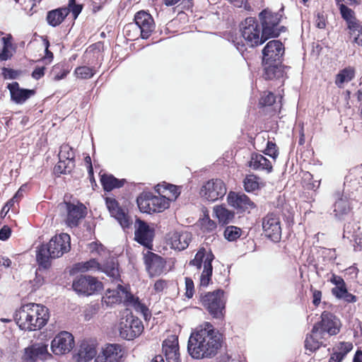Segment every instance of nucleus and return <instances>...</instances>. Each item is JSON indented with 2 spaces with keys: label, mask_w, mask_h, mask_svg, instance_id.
I'll use <instances>...</instances> for the list:
<instances>
[{
  "label": "nucleus",
  "mask_w": 362,
  "mask_h": 362,
  "mask_svg": "<svg viewBox=\"0 0 362 362\" xmlns=\"http://www.w3.org/2000/svg\"><path fill=\"white\" fill-rule=\"evenodd\" d=\"M223 336L214 325L205 322L193 329L187 343V352L194 359L211 358L222 346Z\"/></svg>",
  "instance_id": "nucleus-1"
},
{
  "label": "nucleus",
  "mask_w": 362,
  "mask_h": 362,
  "mask_svg": "<svg viewBox=\"0 0 362 362\" xmlns=\"http://www.w3.org/2000/svg\"><path fill=\"white\" fill-rule=\"evenodd\" d=\"M199 301L212 318L219 320L224 319L226 305L224 290L218 288L213 291L201 293Z\"/></svg>",
  "instance_id": "nucleus-2"
},
{
  "label": "nucleus",
  "mask_w": 362,
  "mask_h": 362,
  "mask_svg": "<svg viewBox=\"0 0 362 362\" xmlns=\"http://www.w3.org/2000/svg\"><path fill=\"white\" fill-rule=\"evenodd\" d=\"M240 29L246 45L250 47L261 45L269 39L268 36L263 35V28L255 18H245L241 23Z\"/></svg>",
  "instance_id": "nucleus-3"
},
{
  "label": "nucleus",
  "mask_w": 362,
  "mask_h": 362,
  "mask_svg": "<svg viewBox=\"0 0 362 362\" xmlns=\"http://www.w3.org/2000/svg\"><path fill=\"white\" fill-rule=\"evenodd\" d=\"M72 288L79 296H90L99 293L103 289V284L97 277L80 274L74 278Z\"/></svg>",
  "instance_id": "nucleus-4"
},
{
  "label": "nucleus",
  "mask_w": 362,
  "mask_h": 362,
  "mask_svg": "<svg viewBox=\"0 0 362 362\" xmlns=\"http://www.w3.org/2000/svg\"><path fill=\"white\" fill-rule=\"evenodd\" d=\"M137 204L143 213H160L170 206L165 195L155 196L151 192H143L138 197Z\"/></svg>",
  "instance_id": "nucleus-5"
},
{
  "label": "nucleus",
  "mask_w": 362,
  "mask_h": 362,
  "mask_svg": "<svg viewBox=\"0 0 362 362\" xmlns=\"http://www.w3.org/2000/svg\"><path fill=\"white\" fill-rule=\"evenodd\" d=\"M340 331V321L332 313L323 311L321 314V320L315 323L312 328V333L319 334L323 338L325 333L330 336L337 334Z\"/></svg>",
  "instance_id": "nucleus-6"
},
{
  "label": "nucleus",
  "mask_w": 362,
  "mask_h": 362,
  "mask_svg": "<svg viewBox=\"0 0 362 362\" xmlns=\"http://www.w3.org/2000/svg\"><path fill=\"white\" fill-rule=\"evenodd\" d=\"M105 203L110 215L117 220L121 226H130L133 224H134V226H148L144 221L136 216H131L127 215L119 206L117 202L114 198L107 197Z\"/></svg>",
  "instance_id": "nucleus-7"
},
{
  "label": "nucleus",
  "mask_w": 362,
  "mask_h": 362,
  "mask_svg": "<svg viewBox=\"0 0 362 362\" xmlns=\"http://www.w3.org/2000/svg\"><path fill=\"white\" fill-rule=\"evenodd\" d=\"M144 329L142 322L132 313L122 317L119 322V334L126 340H132L140 335Z\"/></svg>",
  "instance_id": "nucleus-8"
},
{
  "label": "nucleus",
  "mask_w": 362,
  "mask_h": 362,
  "mask_svg": "<svg viewBox=\"0 0 362 362\" xmlns=\"http://www.w3.org/2000/svg\"><path fill=\"white\" fill-rule=\"evenodd\" d=\"M282 15L280 13H273L269 9H264L259 14V18L263 28V35L268 37H278L281 30L278 28Z\"/></svg>",
  "instance_id": "nucleus-9"
},
{
  "label": "nucleus",
  "mask_w": 362,
  "mask_h": 362,
  "mask_svg": "<svg viewBox=\"0 0 362 362\" xmlns=\"http://www.w3.org/2000/svg\"><path fill=\"white\" fill-rule=\"evenodd\" d=\"M226 191V187L221 180L212 179L202 185L199 193L203 199L214 202L223 197Z\"/></svg>",
  "instance_id": "nucleus-10"
},
{
  "label": "nucleus",
  "mask_w": 362,
  "mask_h": 362,
  "mask_svg": "<svg viewBox=\"0 0 362 362\" xmlns=\"http://www.w3.org/2000/svg\"><path fill=\"white\" fill-rule=\"evenodd\" d=\"M59 160L54 167V171L60 174L71 173L75 166V153L72 147L67 144L60 146Z\"/></svg>",
  "instance_id": "nucleus-11"
},
{
  "label": "nucleus",
  "mask_w": 362,
  "mask_h": 362,
  "mask_svg": "<svg viewBox=\"0 0 362 362\" xmlns=\"http://www.w3.org/2000/svg\"><path fill=\"white\" fill-rule=\"evenodd\" d=\"M74 336L69 332L58 333L51 342V350L54 355H64L69 353L74 347Z\"/></svg>",
  "instance_id": "nucleus-12"
},
{
  "label": "nucleus",
  "mask_w": 362,
  "mask_h": 362,
  "mask_svg": "<svg viewBox=\"0 0 362 362\" xmlns=\"http://www.w3.org/2000/svg\"><path fill=\"white\" fill-rule=\"evenodd\" d=\"M52 357L48 351V345L43 343H35L24 349L21 357L22 362L45 361Z\"/></svg>",
  "instance_id": "nucleus-13"
},
{
  "label": "nucleus",
  "mask_w": 362,
  "mask_h": 362,
  "mask_svg": "<svg viewBox=\"0 0 362 362\" xmlns=\"http://www.w3.org/2000/svg\"><path fill=\"white\" fill-rule=\"evenodd\" d=\"M284 53V47L279 40L269 41L262 50V63H281V59Z\"/></svg>",
  "instance_id": "nucleus-14"
},
{
  "label": "nucleus",
  "mask_w": 362,
  "mask_h": 362,
  "mask_svg": "<svg viewBox=\"0 0 362 362\" xmlns=\"http://www.w3.org/2000/svg\"><path fill=\"white\" fill-rule=\"evenodd\" d=\"M31 310L35 313L29 320L28 331H35L45 326L49 318V309L42 305L33 303Z\"/></svg>",
  "instance_id": "nucleus-15"
},
{
  "label": "nucleus",
  "mask_w": 362,
  "mask_h": 362,
  "mask_svg": "<svg viewBox=\"0 0 362 362\" xmlns=\"http://www.w3.org/2000/svg\"><path fill=\"white\" fill-rule=\"evenodd\" d=\"M124 349L118 344H107L95 358V362H121Z\"/></svg>",
  "instance_id": "nucleus-16"
},
{
  "label": "nucleus",
  "mask_w": 362,
  "mask_h": 362,
  "mask_svg": "<svg viewBox=\"0 0 362 362\" xmlns=\"http://www.w3.org/2000/svg\"><path fill=\"white\" fill-rule=\"evenodd\" d=\"M228 204L238 212L248 211L255 207V204L243 193L230 192L227 196Z\"/></svg>",
  "instance_id": "nucleus-17"
},
{
  "label": "nucleus",
  "mask_w": 362,
  "mask_h": 362,
  "mask_svg": "<svg viewBox=\"0 0 362 362\" xmlns=\"http://www.w3.org/2000/svg\"><path fill=\"white\" fill-rule=\"evenodd\" d=\"M51 251L52 257L58 258L70 250V236L67 233H62L51 238L48 243H46Z\"/></svg>",
  "instance_id": "nucleus-18"
},
{
  "label": "nucleus",
  "mask_w": 362,
  "mask_h": 362,
  "mask_svg": "<svg viewBox=\"0 0 362 362\" xmlns=\"http://www.w3.org/2000/svg\"><path fill=\"white\" fill-rule=\"evenodd\" d=\"M135 25L139 28L141 37L147 39L153 31L155 24L152 16L147 12L141 11L134 16Z\"/></svg>",
  "instance_id": "nucleus-19"
},
{
  "label": "nucleus",
  "mask_w": 362,
  "mask_h": 362,
  "mask_svg": "<svg viewBox=\"0 0 362 362\" xmlns=\"http://www.w3.org/2000/svg\"><path fill=\"white\" fill-rule=\"evenodd\" d=\"M144 260L146 269L151 276L160 274L166 263L163 257L150 251L144 255Z\"/></svg>",
  "instance_id": "nucleus-20"
},
{
  "label": "nucleus",
  "mask_w": 362,
  "mask_h": 362,
  "mask_svg": "<svg viewBox=\"0 0 362 362\" xmlns=\"http://www.w3.org/2000/svg\"><path fill=\"white\" fill-rule=\"evenodd\" d=\"M67 218L66 223L68 226H77L81 219L84 218L87 214L86 207L81 203L74 204L65 202Z\"/></svg>",
  "instance_id": "nucleus-21"
},
{
  "label": "nucleus",
  "mask_w": 362,
  "mask_h": 362,
  "mask_svg": "<svg viewBox=\"0 0 362 362\" xmlns=\"http://www.w3.org/2000/svg\"><path fill=\"white\" fill-rule=\"evenodd\" d=\"M98 271L106 274L113 282H122L119 264L117 257H110L104 261L103 264L100 263Z\"/></svg>",
  "instance_id": "nucleus-22"
},
{
  "label": "nucleus",
  "mask_w": 362,
  "mask_h": 362,
  "mask_svg": "<svg viewBox=\"0 0 362 362\" xmlns=\"http://www.w3.org/2000/svg\"><path fill=\"white\" fill-rule=\"evenodd\" d=\"M166 240L167 243L170 245L171 248L181 251L188 247L191 240V235L187 232L174 231L167 234Z\"/></svg>",
  "instance_id": "nucleus-23"
},
{
  "label": "nucleus",
  "mask_w": 362,
  "mask_h": 362,
  "mask_svg": "<svg viewBox=\"0 0 362 362\" xmlns=\"http://www.w3.org/2000/svg\"><path fill=\"white\" fill-rule=\"evenodd\" d=\"M36 262L39 270H47L52 265V260L56 259L52 257V252L47 244L42 243L36 247Z\"/></svg>",
  "instance_id": "nucleus-24"
},
{
  "label": "nucleus",
  "mask_w": 362,
  "mask_h": 362,
  "mask_svg": "<svg viewBox=\"0 0 362 362\" xmlns=\"http://www.w3.org/2000/svg\"><path fill=\"white\" fill-rule=\"evenodd\" d=\"M32 305L31 303L21 305L13 315V319L21 330L28 331L29 320L34 316L33 314L35 313L31 310Z\"/></svg>",
  "instance_id": "nucleus-25"
},
{
  "label": "nucleus",
  "mask_w": 362,
  "mask_h": 362,
  "mask_svg": "<svg viewBox=\"0 0 362 362\" xmlns=\"http://www.w3.org/2000/svg\"><path fill=\"white\" fill-rule=\"evenodd\" d=\"M7 88L10 91L11 100L16 104L24 103L35 93L34 90L21 88L17 82L8 83Z\"/></svg>",
  "instance_id": "nucleus-26"
},
{
  "label": "nucleus",
  "mask_w": 362,
  "mask_h": 362,
  "mask_svg": "<svg viewBox=\"0 0 362 362\" xmlns=\"http://www.w3.org/2000/svg\"><path fill=\"white\" fill-rule=\"evenodd\" d=\"M154 236V228H136L134 240L146 248L152 249Z\"/></svg>",
  "instance_id": "nucleus-27"
},
{
  "label": "nucleus",
  "mask_w": 362,
  "mask_h": 362,
  "mask_svg": "<svg viewBox=\"0 0 362 362\" xmlns=\"http://www.w3.org/2000/svg\"><path fill=\"white\" fill-rule=\"evenodd\" d=\"M95 348L86 341H82L76 352L74 354L73 358L76 362H88L96 356Z\"/></svg>",
  "instance_id": "nucleus-28"
},
{
  "label": "nucleus",
  "mask_w": 362,
  "mask_h": 362,
  "mask_svg": "<svg viewBox=\"0 0 362 362\" xmlns=\"http://www.w3.org/2000/svg\"><path fill=\"white\" fill-rule=\"evenodd\" d=\"M162 350L165 354L167 362H181L179 353V346L177 340L163 341Z\"/></svg>",
  "instance_id": "nucleus-29"
},
{
  "label": "nucleus",
  "mask_w": 362,
  "mask_h": 362,
  "mask_svg": "<svg viewBox=\"0 0 362 362\" xmlns=\"http://www.w3.org/2000/svg\"><path fill=\"white\" fill-rule=\"evenodd\" d=\"M69 13V9L61 7L49 11L47 13L46 21L52 27L59 25Z\"/></svg>",
  "instance_id": "nucleus-30"
},
{
  "label": "nucleus",
  "mask_w": 362,
  "mask_h": 362,
  "mask_svg": "<svg viewBox=\"0 0 362 362\" xmlns=\"http://www.w3.org/2000/svg\"><path fill=\"white\" fill-rule=\"evenodd\" d=\"M356 76V69L353 66H347L340 70L335 76V85L343 88L344 86L351 81Z\"/></svg>",
  "instance_id": "nucleus-31"
},
{
  "label": "nucleus",
  "mask_w": 362,
  "mask_h": 362,
  "mask_svg": "<svg viewBox=\"0 0 362 362\" xmlns=\"http://www.w3.org/2000/svg\"><path fill=\"white\" fill-rule=\"evenodd\" d=\"M264 66V76L266 79H279L284 76L285 71L281 63L263 64Z\"/></svg>",
  "instance_id": "nucleus-32"
},
{
  "label": "nucleus",
  "mask_w": 362,
  "mask_h": 362,
  "mask_svg": "<svg viewBox=\"0 0 362 362\" xmlns=\"http://www.w3.org/2000/svg\"><path fill=\"white\" fill-rule=\"evenodd\" d=\"M249 166L255 170H267L270 173L272 170L271 162L264 156L258 153H253L249 163Z\"/></svg>",
  "instance_id": "nucleus-33"
},
{
  "label": "nucleus",
  "mask_w": 362,
  "mask_h": 362,
  "mask_svg": "<svg viewBox=\"0 0 362 362\" xmlns=\"http://www.w3.org/2000/svg\"><path fill=\"white\" fill-rule=\"evenodd\" d=\"M351 211V206L349 200L345 198H339L334 204V216L337 219H344Z\"/></svg>",
  "instance_id": "nucleus-34"
},
{
  "label": "nucleus",
  "mask_w": 362,
  "mask_h": 362,
  "mask_svg": "<svg viewBox=\"0 0 362 362\" xmlns=\"http://www.w3.org/2000/svg\"><path fill=\"white\" fill-rule=\"evenodd\" d=\"M214 214L218 218L220 223L227 225L233 222L235 214L232 211L223 206H216L214 207Z\"/></svg>",
  "instance_id": "nucleus-35"
},
{
  "label": "nucleus",
  "mask_w": 362,
  "mask_h": 362,
  "mask_svg": "<svg viewBox=\"0 0 362 362\" xmlns=\"http://www.w3.org/2000/svg\"><path fill=\"white\" fill-rule=\"evenodd\" d=\"M3 48L0 52V62L6 61L13 56L15 48L12 44V36L8 34L1 38Z\"/></svg>",
  "instance_id": "nucleus-36"
},
{
  "label": "nucleus",
  "mask_w": 362,
  "mask_h": 362,
  "mask_svg": "<svg viewBox=\"0 0 362 362\" xmlns=\"http://www.w3.org/2000/svg\"><path fill=\"white\" fill-rule=\"evenodd\" d=\"M349 230H344L343 237L350 239V241H354V250L361 251L362 250V233L359 231L360 228L357 229L354 228V231L351 233V228H346Z\"/></svg>",
  "instance_id": "nucleus-37"
},
{
  "label": "nucleus",
  "mask_w": 362,
  "mask_h": 362,
  "mask_svg": "<svg viewBox=\"0 0 362 362\" xmlns=\"http://www.w3.org/2000/svg\"><path fill=\"white\" fill-rule=\"evenodd\" d=\"M101 184L105 191H111L123 185V180L115 178L112 175H103L100 178Z\"/></svg>",
  "instance_id": "nucleus-38"
},
{
  "label": "nucleus",
  "mask_w": 362,
  "mask_h": 362,
  "mask_svg": "<svg viewBox=\"0 0 362 362\" xmlns=\"http://www.w3.org/2000/svg\"><path fill=\"white\" fill-rule=\"evenodd\" d=\"M157 191L159 193H166L165 195L166 199H168V202L170 200H175L180 194L179 187L170 184L158 185Z\"/></svg>",
  "instance_id": "nucleus-39"
},
{
  "label": "nucleus",
  "mask_w": 362,
  "mask_h": 362,
  "mask_svg": "<svg viewBox=\"0 0 362 362\" xmlns=\"http://www.w3.org/2000/svg\"><path fill=\"white\" fill-rule=\"evenodd\" d=\"M122 300V296L119 291L115 289H107L105 295L103 297L102 301L107 306L115 303H120Z\"/></svg>",
  "instance_id": "nucleus-40"
},
{
  "label": "nucleus",
  "mask_w": 362,
  "mask_h": 362,
  "mask_svg": "<svg viewBox=\"0 0 362 362\" xmlns=\"http://www.w3.org/2000/svg\"><path fill=\"white\" fill-rule=\"evenodd\" d=\"M100 263L95 258H91L86 262H81L76 263L74 265V269L80 272H86L91 270L98 271Z\"/></svg>",
  "instance_id": "nucleus-41"
},
{
  "label": "nucleus",
  "mask_w": 362,
  "mask_h": 362,
  "mask_svg": "<svg viewBox=\"0 0 362 362\" xmlns=\"http://www.w3.org/2000/svg\"><path fill=\"white\" fill-rule=\"evenodd\" d=\"M320 339L319 334H308L305 340V348L312 352L317 351L322 345V342L319 341Z\"/></svg>",
  "instance_id": "nucleus-42"
},
{
  "label": "nucleus",
  "mask_w": 362,
  "mask_h": 362,
  "mask_svg": "<svg viewBox=\"0 0 362 362\" xmlns=\"http://www.w3.org/2000/svg\"><path fill=\"white\" fill-rule=\"evenodd\" d=\"M362 173V165L356 168L348 175L345 177V187H352L357 189L358 185H361V182L357 180L356 175H361Z\"/></svg>",
  "instance_id": "nucleus-43"
},
{
  "label": "nucleus",
  "mask_w": 362,
  "mask_h": 362,
  "mask_svg": "<svg viewBox=\"0 0 362 362\" xmlns=\"http://www.w3.org/2000/svg\"><path fill=\"white\" fill-rule=\"evenodd\" d=\"M353 344L351 342L341 341L337 346V351H334L332 355L339 358V361H342L344 357L353 349Z\"/></svg>",
  "instance_id": "nucleus-44"
},
{
  "label": "nucleus",
  "mask_w": 362,
  "mask_h": 362,
  "mask_svg": "<svg viewBox=\"0 0 362 362\" xmlns=\"http://www.w3.org/2000/svg\"><path fill=\"white\" fill-rule=\"evenodd\" d=\"M265 237L274 243H279L281 238V228H262Z\"/></svg>",
  "instance_id": "nucleus-45"
},
{
  "label": "nucleus",
  "mask_w": 362,
  "mask_h": 362,
  "mask_svg": "<svg viewBox=\"0 0 362 362\" xmlns=\"http://www.w3.org/2000/svg\"><path fill=\"white\" fill-rule=\"evenodd\" d=\"M74 73L77 78L81 79H88L92 78L95 74V70L94 68L86 66H81L77 67Z\"/></svg>",
  "instance_id": "nucleus-46"
},
{
  "label": "nucleus",
  "mask_w": 362,
  "mask_h": 362,
  "mask_svg": "<svg viewBox=\"0 0 362 362\" xmlns=\"http://www.w3.org/2000/svg\"><path fill=\"white\" fill-rule=\"evenodd\" d=\"M224 237L230 242L235 241L244 235L241 228H225Z\"/></svg>",
  "instance_id": "nucleus-47"
},
{
  "label": "nucleus",
  "mask_w": 362,
  "mask_h": 362,
  "mask_svg": "<svg viewBox=\"0 0 362 362\" xmlns=\"http://www.w3.org/2000/svg\"><path fill=\"white\" fill-rule=\"evenodd\" d=\"M206 250L204 247H201L197 252L194 258L189 262V265L194 266L197 269H200L204 261Z\"/></svg>",
  "instance_id": "nucleus-48"
},
{
  "label": "nucleus",
  "mask_w": 362,
  "mask_h": 362,
  "mask_svg": "<svg viewBox=\"0 0 362 362\" xmlns=\"http://www.w3.org/2000/svg\"><path fill=\"white\" fill-rule=\"evenodd\" d=\"M244 188L248 192H254L259 187V183L257 182V177L253 175H247L243 181Z\"/></svg>",
  "instance_id": "nucleus-49"
},
{
  "label": "nucleus",
  "mask_w": 362,
  "mask_h": 362,
  "mask_svg": "<svg viewBox=\"0 0 362 362\" xmlns=\"http://www.w3.org/2000/svg\"><path fill=\"white\" fill-rule=\"evenodd\" d=\"M280 224V218L275 212L269 213L262 220V226H278Z\"/></svg>",
  "instance_id": "nucleus-50"
},
{
  "label": "nucleus",
  "mask_w": 362,
  "mask_h": 362,
  "mask_svg": "<svg viewBox=\"0 0 362 362\" xmlns=\"http://www.w3.org/2000/svg\"><path fill=\"white\" fill-rule=\"evenodd\" d=\"M276 101L274 95L271 92H264L259 100V104L262 106L272 105Z\"/></svg>",
  "instance_id": "nucleus-51"
},
{
  "label": "nucleus",
  "mask_w": 362,
  "mask_h": 362,
  "mask_svg": "<svg viewBox=\"0 0 362 362\" xmlns=\"http://www.w3.org/2000/svg\"><path fill=\"white\" fill-rule=\"evenodd\" d=\"M332 294L339 300H341L344 296L347 293L348 288L346 284H343L339 286H334L332 288Z\"/></svg>",
  "instance_id": "nucleus-52"
},
{
  "label": "nucleus",
  "mask_w": 362,
  "mask_h": 362,
  "mask_svg": "<svg viewBox=\"0 0 362 362\" xmlns=\"http://www.w3.org/2000/svg\"><path fill=\"white\" fill-rule=\"evenodd\" d=\"M67 8L69 9V13L71 12L74 18L76 19L82 10V5L77 4L76 0H69Z\"/></svg>",
  "instance_id": "nucleus-53"
},
{
  "label": "nucleus",
  "mask_w": 362,
  "mask_h": 362,
  "mask_svg": "<svg viewBox=\"0 0 362 362\" xmlns=\"http://www.w3.org/2000/svg\"><path fill=\"white\" fill-rule=\"evenodd\" d=\"M340 10L342 18L345 20H350L353 17V11L341 2L337 3Z\"/></svg>",
  "instance_id": "nucleus-54"
},
{
  "label": "nucleus",
  "mask_w": 362,
  "mask_h": 362,
  "mask_svg": "<svg viewBox=\"0 0 362 362\" xmlns=\"http://www.w3.org/2000/svg\"><path fill=\"white\" fill-rule=\"evenodd\" d=\"M264 153L275 160L279 155L276 144L269 141Z\"/></svg>",
  "instance_id": "nucleus-55"
},
{
  "label": "nucleus",
  "mask_w": 362,
  "mask_h": 362,
  "mask_svg": "<svg viewBox=\"0 0 362 362\" xmlns=\"http://www.w3.org/2000/svg\"><path fill=\"white\" fill-rule=\"evenodd\" d=\"M213 270L203 269L200 276V285L204 287H207L211 280Z\"/></svg>",
  "instance_id": "nucleus-56"
},
{
  "label": "nucleus",
  "mask_w": 362,
  "mask_h": 362,
  "mask_svg": "<svg viewBox=\"0 0 362 362\" xmlns=\"http://www.w3.org/2000/svg\"><path fill=\"white\" fill-rule=\"evenodd\" d=\"M185 296L192 298L194 293V285L192 279L189 277L185 278Z\"/></svg>",
  "instance_id": "nucleus-57"
},
{
  "label": "nucleus",
  "mask_w": 362,
  "mask_h": 362,
  "mask_svg": "<svg viewBox=\"0 0 362 362\" xmlns=\"http://www.w3.org/2000/svg\"><path fill=\"white\" fill-rule=\"evenodd\" d=\"M214 223V221L210 219L209 214L206 211H203V214L199 217L197 225V226H211Z\"/></svg>",
  "instance_id": "nucleus-58"
},
{
  "label": "nucleus",
  "mask_w": 362,
  "mask_h": 362,
  "mask_svg": "<svg viewBox=\"0 0 362 362\" xmlns=\"http://www.w3.org/2000/svg\"><path fill=\"white\" fill-rule=\"evenodd\" d=\"M215 259V256L213 254V252L209 250L208 252H206V256L204 257V269L206 270H213V266L212 262L214 259Z\"/></svg>",
  "instance_id": "nucleus-59"
},
{
  "label": "nucleus",
  "mask_w": 362,
  "mask_h": 362,
  "mask_svg": "<svg viewBox=\"0 0 362 362\" xmlns=\"http://www.w3.org/2000/svg\"><path fill=\"white\" fill-rule=\"evenodd\" d=\"M315 25L320 29H325L327 25V17L323 13H317L315 16Z\"/></svg>",
  "instance_id": "nucleus-60"
},
{
  "label": "nucleus",
  "mask_w": 362,
  "mask_h": 362,
  "mask_svg": "<svg viewBox=\"0 0 362 362\" xmlns=\"http://www.w3.org/2000/svg\"><path fill=\"white\" fill-rule=\"evenodd\" d=\"M100 309V305L98 303H95L93 305H90L85 310V319L88 320L92 316L96 314Z\"/></svg>",
  "instance_id": "nucleus-61"
},
{
  "label": "nucleus",
  "mask_w": 362,
  "mask_h": 362,
  "mask_svg": "<svg viewBox=\"0 0 362 362\" xmlns=\"http://www.w3.org/2000/svg\"><path fill=\"white\" fill-rule=\"evenodd\" d=\"M134 310L139 313H141L144 317V319L146 320L147 317L148 316V308L147 306L142 303L140 300L137 302V303L133 307Z\"/></svg>",
  "instance_id": "nucleus-62"
},
{
  "label": "nucleus",
  "mask_w": 362,
  "mask_h": 362,
  "mask_svg": "<svg viewBox=\"0 0 362 362\" xmlns=\"http://www.w3.org/2000/svg\"><path fill=\"white\" fill-rule=\"evenodd\" d=\"M310 291L313 294V300L312 303L315 306H318L321 302L322 298V292L321 291L314 289L313 287L311 286L310 287Z\"/></svg>",
  "instance_id": "nucleus-63"
},
{
  "label": "nucleus",
  "mask_w": 362,
  "mask_h": 362,
  "mask_svg": "<svg viewBox=\"0 0 362 362\" xmlns=\"http://www.w3.org/2000/svg\"><path fill=\"white\" fill-rule=\"evenodd\" d=\"M140 300L138 297H135L132 293L130 292H127L125 293V299H124V304L126 305H132L133 307L139 302Z\"/></svg>",
  "instance_id": "nucleus-64"
}]
</instances>
